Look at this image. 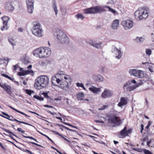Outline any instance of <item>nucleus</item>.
Listing matches in <instances>:
<instances>
[{
  "instance_id": "nucleus-1",
  "label": "nucleus",
  "mask_w": 154,
  "mask_h": 154,
  "mask_svg": "<svg viewBox=\"0 0 154 154\" xmlns=\"http://www.w3.org/2000/svg\"><path fill=\"white\" fill-rule=\"evenodd\" d=\"M105 8H108L109 11L111 12L114 14H116V12L115 10L111 8L108 6H106L105 7L99 6L91 7L84 9V12L86 14H95L106 11V10Z\"/></svg>"
},
{
  "instance_id": "nucleus-2",
  "label": "nucleus",
  "mask_w": 154,
  "mask_h": 154,
  "mask_svg": "<svg viewBox=\"0 0 154 154\" xmlns=\"http://www.w3.org/2000/svg\"><path fill=\"white\" fill-rule=\"evenodd\" d=\"M48 76L42 75L37 78L35 81V87L38 90H40L46 87L49 83Z\"/></svg>"
},
{
  "instance_id": "nucleus-3",
  "label": "nucleus",
  "mask_w": 154,
  "mask_h": 154,
  "mask_svg": "<svg viewBox=\"0 0 154 154\" xmlns=\"http://www.w3.org/2000/svg\"><path fill=\"white\" fill-rule=\"evenodd\" d=\"M149 9L144 8H139L134 13L135 18L137 20L145 19L148 16Z\"/></svg>"
},
{
  "instance_id": "nucleus-4",
  "label": "nucleus",
  "mask_w": 154,
  "mask_h": 154,
  "mask_svg": "<svg viewBox=\"0 0 154 154\" xmlns=\"http://www.w3.org/2000/svg\"><path fill=\"white\" fill-rule=\"evenodd\" d=\"M56 36L59 42L62 44L67 43L69 42V38L66 35L62 30H57L54 33Z\"/></svg>"
},
{
  "instance_id": "nucleus-5",
  "label": "nucleus",
  "mask_w": 154,
  "mask_h": 154,
  "mask_svg": "<svg viewBox=\"0 0 154 154\" xmlns=\"http://www.w3.org/2000/svg\"><path fill=\"white\" fill-rule=\"evenodd\" d=\"M32 31V34L38 37H42L43 30L40 23L37 21L33 22Z\"/></svg>"
},
{
  "instance_id": "nucleus-6",
  "label": "nucleus",
  "mask_w": 154,
  "mask_h": 154,
  "mask_svg": "<svg viewBox=\"0 0 154 154\" xmlns=\"http://www.w3.org/2000/svg\"><path fill=\"white\" fill-rule=\"evenodd\" d=\"M71 79L70 76L67 75L64 76V78L62 79L60 82V87L65 90L69 88V83L71 82Z\"/></svg>"
},
{
  "instance_id": "nucleus-7",
  "label": "nucleus",
  "mask_w": 154,
  "mask_h": 154,
  "mask_svg": "<svg viewBox=\"0 0 154 154\" xmlns=\"http://www.w3.org/2000/svg\"><path fill=\"white\" fill-rule=\"evenodd\" d=\"M129 72L131 75L138 78H142L145 76L143 71L141 70L131 69L129 70Z\"/></svg>"
},
{
  "instance_id": "nucleus-8",
  "label": "nucleus",
  "mask_w": 154,
  "mask_h": 154,
  "mask_svg": "<svg viewBox=\"0 0 154 154\" xmlns=\"http://www.w3.org/2000/svg\"><path fill=\"white\" fill-rule=\"evenodd\" d=\"M44 53L43 47L37 48L33 51V55L35 56L40 58H45Z\"/></svg>"
},
{
  "instance_id": "nucleus-9",
  "label": "nucleus",
  "mask_w": 154,
  "mask_h": 154,
  "mask_svg": "<svg viewBox=\"0 0 154 154\" xmlns=\"http://www.w3.org/2000/svg\"><path fill=\"white\" fill-rule=\"evenodd\" d=\"M132 132V129H129L127 130V127L125 126L124 128L120 132L118 135L120 138H124L128 136L129 134H131Z\"/></svg>"
},
{
  "instance_id": "nucleus-10",
  "label": "nucleus",
  "mask_w": 154,
  "mask_h": 154,
  "mask_svg": "<svg viewBox=\"0 0 154 154\" xmlns=\"http://www.w3.org/2000/svg\"><path fill=\"white\" fill-rule=\"evenodd\" d=\"M121 24L125 29L128 30L132 27L134 23L132 21L128 20L123 21Z\"/></svg>"
},
{
  "instance_id": "nucleus-11",
  "label": "nucleus",
  "mask_w": 154,
  "mask_h": 154,
  "mask_svg": "<svg viewBox=\"0 0 154 154\" xmlns=\"http://www.w3.org/2000/svg\"><path fill=\"white\" fill-rule=\"evenodd\" d=\"M110 121L113 124L119 125L121 124V119L120 117L116 116L113 114L111 115L109 118Z\"/></svg>"
},
{
  "instance_id": "nucleus-12",
  "label": "nucleus",
  "mask_w": 154,
  "mask_h": 154,
  "mask_svg": "<svg viewBox=\"0 0 154 154\" xmlns=\"http://www.w3.org/2000/svg\"><path fill=\"white\" fill-rule=\"evenodd\" d=\"M2 113L3 115L6 116H7L8 117H5V116H2L3 117L7 119H8L10 121H11L16 122H19L20 123H21L25 125H29L30 126H33V125H32L30 124L26 123V122H24L23 121H19L16 119H10L9 118L10 117V116L9 115H8V114H7L5 112H2Z\"/></svg>"
},
{
  "instance_id": "nucleus-13",
  "label": "nucleus",
  "mask_w": 154,
  "mask_h": 154,
  "mask_svg": "<svg viewBox=\"0 0 154 154\" xmlns=\"http://www.w3.org/2000/svg\"><path fill=\"white\" fill-rule=\"evenodd\" d=\"M113 94L110 90L105 89L101 94L102 97L104 98H107L111 97Z\"/></svg>"
},
{
  "instance_id": "nucleus-14",
  "label": "nucleus",
  "mask_w": 154,
  "mask_h": 154,
  "mask_svg": "<svg viewBox=\"0 0 154 154\" xmlns=\"http://www.w3.org/2000/svg\"><path fill=\"white\" fill-rule=\"evenodd\" d=\"M1 87L4 89V90L6 91V92L10 95H11L12 92L11 91V87L8 85H7L6 84H4L2 85Z\"/></svg>"
},
{
  "instance_id": "nucleus-15",
  "label": "nucleus",
  "mask_w": 154,
  "mask_h": 154,
  "mask_svg": "<svg viewBox=\"0 0 154 154\" xmlns=\"http://www.w3.org/2000/svg\"><path fill=\"white\" fill-rule=\"evenodd\" d=\"M127 97H122L121 98L120 101L117 104V106L120 107H122L123 106L127 105Z\"/></svg>"
},
{
  "instance_id": "nucleus-16",
  "label": "nucleus",
  "mask_w": 154,
  "mask_h": 154,
  "mask_svg": "<svg viewBox=\"0 0 154 154\" xmlns=\"http://www.w3.org/2000/svg\"><path fill=\"white\" fill-rule=\"evenodd\" d=\"M43 52L44 53L45 57H46L49 56L51 54V51L50 48L46 47H43Z\"/></svg>"
},
{
  "instance_id": "nucleus-17",
  "label": "nucleus",
  "mask_w": 154,
  "mask_h": 154,
  "mask_svg": "<svg viewBox=\"0 0 154 154\" xmlns=\"http://www.w3.org/2000/svg\"><path fill=\"white\" fill-rule=\"evenodd\" d=\"M89 90L95 94H97L98 92H100V88H97L93 86H91L89 88Z\"/></svg>"
},
{
  "instance_id": "nucleus-18",
  "label": "nucleus",
  "mask_w": 154,
  "mask_h": 154,
  "mask_svg": "<svg viewBox=\"0 0 154 154\" xmlns=\"http://www.w3.org/2000/svg\"><path fill=\"white\" fill-rule=\"evenodd\" d=\"M30 73H33V71L32 70H23L22 72H18V74L19 76H24L29 74Z\"/></svg>"
},
{
  "instance_id": "nucleus-19",
  "label": "nucleus",
  "mask_w": 154,
  "mask_h": 154,
  "mask_svg": "<svg viewBox=\"0 0 154 154\" xmlns=\"http://www.w3.org/2000/svg\"><path fill=\"white\" fill-rule=\"evenodd\" d=\"M51 82L54 85H56V83L59 84L61 82V80L58 78H57L56 76H53L51 79Z\"/></svg>"
},
{
  "instance_id": "nucleus-20",
  "label": "nucleus",
  "mask_w": 154,
  "mask_h": 154,
  "mask_svg": "<svg viewBox=\"0 0 154 154\" xmlns=\"http://www.w3.org/2000/svg\"><path fill=\"white\" fill-rule=\"evenodd\" d=\"M119 21L118 19L115 20L112 23V27L114 29H116L119 26Z\"/></svg>"
},
{
  "instance_id": "nucleus-21",
  "label": "nucleus",
  "mask_w": 154,
  "mask_h": 154,
  "mask_svg": "<svg viewBox=\"0 0 154 154\" xmlns=\"http://www.w3.org/2000/svg\"><path fill=\"white\" fill-rule=\"evenodd\" d=\"M114 52L116 55H117V54H118V55L116 56V57L117 58L119 59L121 58L122 56V54L120 50H119L117 48H115Z\"/></svg>"
},
{
  "instance_id": "nucleus-22",
  "label": "nucleus",
  "mask_w": 154,
  "mask_h": 154,
  "mask_svg": "<svg viewBox=\"0 0 154 154\" xmlns=\"http://www.w3.org/2000/svg\"><path fill=\"white\" fill-rule=\"evenodd\" d=\"M5 8L7 11L11 12L14 10V7L11 4H8L6 6Z\"/></svg>"
},
{
  "instance_id": "nucleus-23",
  "label": "nucleus",
  "mask_w": 154,
  "mask_h": 154,
  "mask_svg": "<svg viewBox=\"0 0 154 154\" xmlns=\"http://www.w3.org/2000/svg\"><path fill=\"white\" fill-rule=\"evenodd\" d=\"M128 86V84L127 83L125 84L123 86V88L124 90L126 89H127V90L129 91H131L134 90L135 88V87L134 86H129L127 88L126 87Z\"/></svg>"
},
{
  "instance_id": "nucleus-24",
  "label": "nucleus",
  "mask_w": 154,
  "mask_h": 154,
  "mask_svg": "<svg viewBox=\"0 0 154 154\" xmlns=\"http://www.w3.org/2000/svg\"><path fill=\"white\" fill-rule=\"evenodd\" d=\"M11 109L14 110L15 111L17 112H18V113H19L20 114H21L24 116H25L27 118H30V116H28L27 115V114L24 113V112H22L16 109H15V108L13 107L12 106H8Z\"/></svg>"
},
{
  "instance_id": "nucleus-25",
  "label": "nucleus",
  "mask_w": 154,
  "mask_h": 154,
  "mask_svg": "<svg viewBox=\"0 0 154 154\" xmlns=\"http://www.w3.org/2000/svg\"><path fill=\"white\" fill-rule=\"evenodd\" d=\"M3 20V23H8V22L10 19V18L7 16H4L1 18Z\"/></svg>"
},
{
  "instance_id": "nucleus-26",
  "label": "nucleus",
  "mask_w": 154,
  "mask_h": 154,
  "mask_svg": "<svg viewBox=\"0 0 154 154\" xmlns=\"http://www.w3.org/2000/svg\"><path fill=\"white\" fill-rule=\"evenodd\" d=\"M84 97V95L82 93H79L77 95V99L79 100H83Z\"/></svg>"
},
{
  "instance_id": "nucleus-27",
  "label": "nucleus",
  "mask_w": 154,
  "mask_h": 154,
  "mask_svg": "<svg viewBox=\"0 0 154 154\" xmlns=\"http://www.w3.org/2000/svg\"><path fill=\"white\" fill-rule=\"evenodd\" d=\"M0 73L1 75L2 76L8 79L9 80L11 81H13V79L12 78H11L10 76H9L8 75L4 74L2 72H0Z\"/></svg>"
},
{
  "instance_id": "nucleus-28",
  "label": "nucleus",
  "mask_w": 154,
  "mask_h": 154,
  "mask_svg": "<svg viewBox=\"0 0 154 154\" xmlns=\"http://www.w3.org/2000/svg\"><path fill=\"white\" fill-rule=\"evenodd\" d=\"M27 6H33V0H26Z\"/></svg>"
},
{
  "instance_id": "nucleus-29",
  "label": "nucleus",
  "mask_w": 154,
  "mask_h": 154,
  "mask_svg": "<svg viewBox=\"0 0 154 154\" xmlns=\"http://www.w3.org/2000/svg\"><path fill=\"white\" fill-rule=\"evenodd\" d=\"M33 98L41 101H43L44 100V98L43 97H42L41 96H38L36 95H34L33 96Z\"/></svg>"
},
{
  "instance_id": "nucleus-30",
  "label": "nucleus",
  "mask_w": 154,
  "mask_h": 154,
  "mask_svg": "<svg viewBox=\"0 0 154 154\" xmlns=\"http://www.w3.org/2000/svg\"><path fill=\"white\" fill-rule=\"evenodd\" d=\"M144 39L142 37L139 38L137 37L134 40L135 41L137 42L141 43L143 41Z\"/></svg>"
},
{
  "instance_id": "nucleus-31",
  "label": "nucleus",
  "mask_w": 154,
  "mask_h": 154,
  "mask_svg": "<svg viewBox=\"0 0 154 154\" xmlns=\"http://www.w3.org/2000/svg\"><path fill=\"white\" fill-rule=\"evenodd\" d=\"M8 41L13 46H14L16 44V41L11 38H8Z\"/></svg>"
},
{
  "instance_id": "nucleus-32",
  "label": "nucleus",
  "mask_w": 154,
  "mask_h": 154,
  "mask_svg": "<svg viewBox=\"0 0 154 154\" xmlns=\"http://www.w3.org/2000/svg\"><path fill=\"white\" fill-rule=\"evenodd\" d=\"M75 17L78 19H80L82 20H83L84 18V17L82 14L79 13H78L75 16Z\"/></svg>"
},
{
  "instance_id": "nucleus-33",
  "label": "nucleus",
  "mask_w": 154,
  "mask_h": 154,
  "mask_svg": "<svg viewBox=\"0 0 154 154\" xmlns=\"http://www.w3.org/2000/svg\"><path fill=\"white\" fill-rule=\"evenodd\" d=\"M3 24L2 27L1 28V29L2 31L7 30L8 28V23H3Z\"/></svg>"
},
{
  "instance_id": "nucleus-34",
  "label": "nucleus",
  "mask_w": 154,
  "mask_h": 154,
  "mask_svg": "<svg viewBox=\"0 0 154 154\" xmlns=\"http://www.w3.org/2000/svg\"><path fill=\"white\" fill-rule=\"evenodd\" d=\"M27 6L28 12L30 13H32L33 10V6Z\"/></svg>"
},
{
  "instance_id": "nucleus-35",
  "label": "nucleus",
  "mask_w": 154,
  "mask_h": 154,
  "mask_svg": "<svg viewBox=\"0 0 154 154\" xmlns=\"http://www.w3.org/2000/svg\"><path fill=\"white\" fill-rule=\"evenodd\" d=\"M91 45L97 48H100L101 47V44L98 43H94L93 42H92L91 43Z\"/></svg>"
},
{
  "instance_id": "nucleus-36",
  "label": "nucleus",
  "mask_w": 154,
  "mask_h": 154,
  "mask_svg": "<svg viewBox=\"0 0 154 154\" xmlns=\"http://www.w3.org/2000/svg\"><path fill=\"white\" fill-rule=\"evenodd\" d=\"M53 8L54 10V11L55 14L57 15V14L58 11H57V6H56V3L55 2H54Z\"/></svg>"
},
{
  "instance_id": "nucleus-37",
  "label": "nucleus",
  "mask_w": 154,
  "mask_h": 154,
  "mask_svg": "<svg viewBox=\"0 0 154 154\" xmlns=\"http://www.w3.org/2000/svg\"><path fill=\"white\" fill-rule=\"evenodd\" d=\"M48 63V61L47 60H43L40 61V64L42 66H46Z\"/></svg>"
},
{
  "instance_id": "nucleus-38",
  "label": "nucleus",
  "mask_w": 154,
  "mask_h": 154,
  "mask_svg": "<svg viewBox=\"0 0 154 154\" xmlns=\"http://www.w3.org/2000/svg\"><path fill=\"white\" fill-rule=\"evenodd\" d=\"M146 55L150 56L151 54L152 51L150 49H146Z\"/></svg>"
},
{
  "instance_id": "nucleus-39",
  "label": "nucleus",
  "mask_w": 154,
  "mask_h": 154,
  "mask_svg": "<svg viewBox=\"0 0 154 154\" xmlns=\"http://www.w3.org/2000/svg\"><path fill=\"white\" fill-rule=\"evenodd\" d=\"M108 105H104L101 106V107L99 109V110H103L106 108H108Z\"/></svg>"
},
{
  "instance_id": "nucleus-40",
  "label": "nucleus",
  "mask_w": 154,
  "mask_h": 154,
  "mask_svg": "<svg viewBox=\"0 0 154 154\" xmlns=\"http://www.w3.org/2000/svg\"><path fill=\"white\" fill-rule=\"evenodd\" d=\"M23 136L25 137V138H29V139H32V140H35V141L36 142H38V141L36 139H35L34 138H33V137H29V136H24L23 135Z\"/></svg>"
},
{
  "instance_id": "nucleus-41",
  "label": "nucleus",
  "mask_w": 154,
  "mask_h": 154,
  "mask_svg": "<svg viewBox=\"0 0 154 154\" xmlns=\"http://www.w3.org/2000/svg\"><path fill=\"white\" fill-rule=\"evenodd\" d=\"M42 94L44 95L45 97L47 99H49L50 98L49 96L48 95V93L47 92H43Z\"/></svg>"
},
{
  "instance_id": "nucleus-42",
  "label": "nucleus",
  "mask_w": 154,
  "mask_h": 154,
  "mask_svg": "<svg viewBox=\"0 0 154 154\" xmlns=\"http://www.w3.org/2000/svg\"><path fill=\"white\" fill-rule=\"evenodd\" d=\"M77 86L78 87H81L83 88L84 89H85V88L84 87V85L82 83H76Z\"/></svg>"
},
{
  "instance_id": "nucleus-43",
  "label": "nucleus",
  "mask_w": 154,
  "mask_h": 154,
  "mask_svg": "<svg viewBox=\"0 0 154 154\" xmlns=\"http://www.w3.org/2000/svg\"><path fill=\"white\" fill-rule=\"evenodd\" d=\"M143 152L145 154H152L150 151L146 149L144 150Z\"/></svg>"
},
{
  "instance_id": "nucleus-44",
  "label": "nucleus",
  "mask_w": 154,
  "mask_h": 154,
  "mask_svg": "<svg viewBox=\"0 0 154 154\" xmlns=\"http://www.w3.org/2000/svg\"><path fill=\"white\" fill-rule=\"evenodd\" d=\"M21 150L24 152H27L29 153L30 154H32V153L31 152L28 150V149L22 148Z\"/></svg>"
},
{
  "instance_id": "nucleus-45",
  "label": "nucleus",
  "mask_w": 154,
  "mask_h": 154,
  "mask_svg": "<svg viewBox=\"0 0 154 154\" xmlns=\"http://www.w3.org/2000/svg\"><path fill=\"white\" fill-rule=\"evenodd\" d=\"M26 93L29 95H31L32 93H33V91L29 90H26Z\"/></svg>"
},
{
  "instance_id": "nucleus-46",
  "label": "nucleus",
  "mask_w": 154,
  "mask_h": 154,
  "mask_svg": "<svg viewBox=\"0 0 154 154\" xmlns=\"http://www.w3.org/2000/svg\"><path fill=\"white\" fill-rule=\"evenodd\" d=\"M4 131L6 132V133H8V134H12L14 136H15V135L13 134V133L11 131H10V130H7V129H4Z\"/></svg>"
},
{
  "instance_id": "nucleus-47",
  "label": "nucleus",
  "mask_w": 154,
  "mask_h": 154,
  "mask_svg": "<svg viewBox=\"0 0 154 154\" xmlns=\"http://www.w3.org/2000/svg\"><path fill=\"white\" fill-rule=\"evenodd\" d=\"M28 143H30L32 144H34L35 145H36V146H40V147H43V146H41V145H39V144H38L35 143H34V142H29Z\"/></svg>"
},
{
  "instance_id": "nucleus-48",
  "label": "nucleus",
  "mask_w": 154,
  "mask_h": 154,
  "mask_svg": "<svg viewBox=\"0 0 154 154\" xmlns=\"http://www.w3.org/2000/svg\"><path fill=\"white\" fill-rule=\"evenodd\" d=\"M19 68V66L18 65L16 64L14 66V71L16 70L18 68Z\"/></svg>"
},
{
  "instance_id": "nucleus-49",
  "label": "nucleus",
  "mask_w": 154,
  "mask_h": 154,
  "mask_svg": "<svg viewBox=\"0 0 154 154\" xmlns=\"http://www.w3.org/2000/svg\"><path fill=\"white\" fill-rule=\"evenodd\" d=\"M153 139V138L152 139H150L147 142L146 144L147 146H150L149 145L150 144V143H151L152 141V140Z\"/></svg>"
},
{
  "instance_id": "nucleus-50",
  "label": "nucleus",
  "mask_w": 154,
  "mask_h": 154,
  "mask_svg": "<svg viewBox=\"0 0 154 154\" xmlns=\"http://www.w3.org/2000/svg\"><path fill=\"white\" fill-rule=\"evenodd\" d=\"M141 130H140V132L141 133H143V131L144 129V125L143 124H142L141 125Z\"/></svg>"
},
{
  "instance_id": "nucleus-51",
  "label": "nucleus",
  "mask_w": 154,
  "mask_h": 154,
  "mask_svg": "<svg viewBox=\"0 0 154 154\" xmlns=\"http://www.w3.org/2000/svg\"><path fill=\"white\" fill-rule=\"evenodd\" d=\"M94 122L97 123H104L103 121H100L99 120H94Z\"/></svg>"
},
{
  "instance_id": "nucleus-52",
  "label": "nucleus",
  "mask_w": 154,
  "mask_h": 154,
  "mask_svg": "<svg viewBox=\"0 0 154 154\" xmlns=\"http://www.w3.org/2000/svg\"><path fill=\"white\" fill-rule=\"evenodd\" d=\"M149 139L148 137V136H146L145 137H144L142 141L143 142H144L148 140Z\"/></svg>"
},
{
  "instance_id": "nucleus-53",
  "label": "nucleus",
  "mask_w": 154,
  "mask_h": 154,
  "mask_svg": "<svg viewBox=\"0 0 154 154\" xmlns=\"http://www.w3.org/2000/svg\"><path fill=\"white\" fill-rule=\"evenodd\" d=\"M51 148L52 149H53L56 150L57 152H59V151L57 149L55 148L54 147H53V146H51Z\"/></svg>"
},
{
  "instance_id": "nucleus-54",
  "label": "nucleus",
  "mask_w": 154,
  "mask_h": 154,
  "mask_svg": "<svg viewBox=\"0 0 154 154\" xmlns=\"http://www.w3.org/2000/svg\"><path fill=\"white\" fill-rule=\"evenodd\" d=\"M39 133L41 134L42 135L46 137H47V138H48V136H47V135H46L45 134H43V133L41 132H39Z\"/></svg>"
},
{
  "instance_id": "nucleus-55",
  "label": "nucleus",
  "mask_w": 154,
  "mask_h": 154,
  "mask_svg": "<svg viewBox=\"0 0 154 154\" xmlns=\"http://www.w3.org/2000/svg\"><path fill=\"white\" fill-rule=\"evenodd\" d=\"M131 82L132 83H134V84H135L137 83V82L134 79L131 80Z\"/></svg>"
},
{
  "instance_id": "nucleus-56",
  "label": "nucleus",
  "mask_w": 154,
  "mask_h": 154,
  "mask_svg": "<svg viewBox=\"0 0 154 154\" xmlns=\"http://www.w3.org/2000/svg\"><path fill=\"white\" fill-rule=\"evenodd\" d=\"M50 114H51L52 115H56V112H49Z\"/></svg>"
},
{
  "instance_id": "nucleus-57",
  "label": "nucleus",
  "mask_w": 154,
  "mask_h": 154,
  "mask_svg": "<svg viewBox=\"0 0 154 154\" xmlns=\"http://www.w3.org/2000/svg\"><path fill=\"white\" fill-rule=\"evenodd\" d=\"M55 118L57 119H58L59 120H60V121H62V119L60 117L56 116V117H55Z\"/></svg>"
},
{
  "instance_id": "nucleus-58",
  "label": "nucleus",
  "mask_w": 154,
  "mask_h": 154,
  "mask_svg": "<svg viewBox=\"0 0 154 154\" xmlns=\"http://www.w3.org/2000/svg\"><path fill=\"white\" fill-rule=\"evenodd\" d=\"M0 146L4 150H5V148L3 146L2 144L0 142Z\"/></svg>"
},
{
  "instance_id": "nucleus-59",
  "label": "nucleus",
  "mask_w": 154,
  "mask_h": 154,
  "mask_svg": "<svg viewBox=\"0 0 154 154\" xmlns=\"http://www.w3.org/2000/svg\"><path fill=\"white\" fill-rule=\"evenodd\" d=\"M18 31L19 32H22L23 31V29L22 28H20L18 29Z\"/></svg>"
},
{
  "instance_id": "nucleus-60",
  "label": "nucleus",
  "mask_w": 154,
  "mask_h": 154,
  "mask_svg": "<svg viewBox=\"0 0 154 154\" xmlns=\"http://www.w3.org/2000/svg\"><path fill=\"white\" fill-rule=\"evenodd\" d=\"M145 101H146V104L147 105H149V103H148V100H147V98H145Z\"/></svg>"
},
{
  "instance_id": "nucleus-61",
  "label": "nucleus",
  "mask_w": 154,
  "mask_h": 154,
  "mask_svg": "<svg viewBox=\"0 0 154 154\" xmlns=\"http://www.w3.org/2000/svg\"><path fill=\"white\" fill-rule=\"evenodd\" d=\"M17 130L19 132H21L22 130V129L21 128H17Z\"/></svg>"
},
{
  "instance_id": "nucleus-62",
  "label": "nucleus",
  "mask_w": 154,
  "mask_h": 154,
  "mask_svg": "<svg viewBox=\"0 0 154 154\" xmlns=\"http://www.w3.org/2000/svg\"><path fill=\"white\" fill-rule=\"evenodd\" d=\"M29 112H30L32 113L35 114H36V115H38L37 113L35 112H32V111H29Z\"/></svg>"
},
{
  "instance_id": "nucleus-63",
  "label": "nucleus",
  "mask_w": 154,
  "mask_h": 154,
  "mask_svg": "<svg viewBox=\"0 0 154 154\" xmlns=\"http://www.w3.org/2000/svg\"><path fill=\"white\" fill-rule=\"evenodd\" d=\"M49 140H50L52 143L54 144V142L53 141V140H52L51 138H50L49 137H48L47 138Z\"/></svg>"
},
{
  "instance_id": "nucleus-64",
  "label": "nucleus",
  "mask_w": 154,
  "mask_h": 154,
  "mask_svg": "<svg viewBox=\"0 0 154 154\" xmlns=\"http://www.w3.org/2000/svg\"><path fill=\"white\" fill-rule=\"evenodd\" d=\"M113 142H114V143L115 144H116L119 143V142L118 141H116V140H114Z\"/></svg>"
}]
</instances>
